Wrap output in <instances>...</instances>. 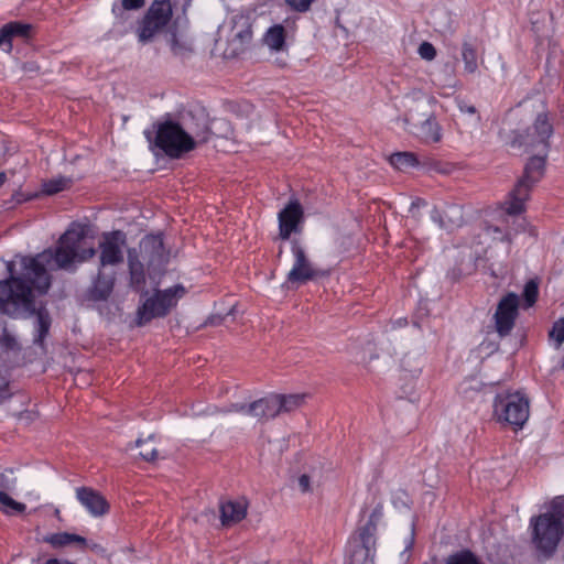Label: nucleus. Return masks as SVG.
Wrapping results in <instances>:
<instances>
[{"mask_svg": "<svg viewBox=\"0 0 564 564\" xmlns=\"http://www.w3.org/2000/svg\"><path fill=\"white\" fill-rule=\"evenodd\" d=\"M50 253H39L35 257L21 256V272L15 274L13 261L7 262L9 278L0 281V310L2 313L19 317L34 313L33 289L45 294L51 288V275L44 267L43 260Z\"/></svg>", "mask_w": 564, "mask_h": 564, "instance_id": "obj_1", "label": "nucleus"}, {"mask_svg": "<svg viewBox=\"0 0 564 564\" xmlns=\"http://www.w3.org/2000/svg\"><path fill=\"white\" fill-rule=\"evenodd\" d=\"M85 232L79 226H72L59 238L54 251L45 250L42 253H50L51 257L43 260L44 267L48 269H68L74 262H84L95 257L96 250L93 247L86 248Z\"/></svg>", "mask_w": 564, "mask_h": 564, "instance_id": "obj_2", "label": "nucleus"}, {"mask_svg": "<svg viewBox=\"0 0 564 564\" xmlns=\"http://www.w3.org/2000/svg\"><path fill=\"white\" fill-rule=\"evenodd\" d=\"M530 528L531 543L539 557L551 558L560 544L564 549V521L557 510L531 518Z\"/></svg>", "mask_w": 564, "mask_h": 564, "instance_id": "obj_3", "label": "nucleus"}, {"mask_svg": "<svg viewBox=\"0 0 564 564\" xmlns=\"http://www.w3.org/2000/svg\"><path fill=\"white\" fill-rule=\"evenodd\" d=\"M252 36L250 18L242 13L235 14L219 26L216 48L221 51L225 58H236L247 51Z\"/></svg>", "mask_w": 564, "mask_h": 564, "instance_id": "obj_4", "label": "nucleus"}, {"mask_svg": "<svg viewBox=\"0 0 564 564\" xmlns=\"http://www.w3.org/2000/svg\"><path fill=\"white\" fill-rule=\"evenodd\" d=\"M545 171L543 156H532L524 166L522 176L508 194L502 208L509 216L520 215L525 210V203L530 198L531 191L542 180Z\"/></svg>", "mask_w": 564, "mask_h": 564, "instance_id": "obj_5", "label": "nucleus"}, {"mask_svg": "<svg viewBox=\"0 0 564 564\" xmlns=\"http://www.w3.org/2000/svg\"><path fill=\"white\" fill-rule=\"evenodd\" d=\"M185 293L186 290L181 284L165 290H156L139 305L135 317L137 326H144L154 318L169 315Z\"/></svg>", "mask_w": 564, "mask_h": 564, "instance_id": "obj_6", "label": "nucleus"}, {"mask_svg": "<svg viewBox=\"0 0 564 564\" xmlns=\"http://www.w3.org/2000/svg\"><path fill=\"white\" fill-rule=\"evenodd\" d=\"M155 145L160 148L167 156L178 159L184 153L194 149V143L186 133L182 123L171 119L156 122Z\"/></svg>", "mask_w": 564, "mask_h": 564, "instance_id": "obj_7", "label": "nucleus"}, {"mask_svg": "<svg viewBox=\"0 0 564 564\" xmlns=\"http://www.w3.org/2000/svg\"><path fill=\"white\" fill-rule=\"evenodd\" d=\"M529 414V400L519 391L502 392L496 395L494 415L499 422L508 423L514 430L522 429Z\"/></svg>", "mask_w": 564, "mask_h": 564, "instance_id": "obj_8", "label": "nucleus"}, {"mask_svg": "<svg viewBox=\"0 0 564 564\" xmlns=\"http://www.w3.org/2000/svg\"><path fill=\"white\" fill-rule=\"evenodd\" d=\"M173 15L170 0H154L140 20L137 35L140 43L152 42L159 34L163 33Z\"/></svg>", "mask_w": 564, "mask_h": 564, "instance_id": "obj_9", "label": "nucleus"}, {"mask_svg": "<svg viewBox=\"0 0 564 564\" xmlns=\"http://www.w3.org/2000/svg\"><path fill=\"white\" fill-rule=\"evenodd\" d=\"M553 133V126L550 122L546 112L539 113L531 128H528L523 133L514 137L512 144L524 147L527 151H533L538 148L547 150L549 139Z\"/></svg>", "mask_w": 564, "mask_h": 564, "instance_id": "obj_10", "label": "nucleus"}, {"mask_svg": "<svg viewBox=\"0 0 564 564\" xmlns=\"http://www.w3.org/2000/svg\"><path fill=\"white\" fill-rule=\"evenodd\" d=\"M291 246L294 263L286 275V281L291 284H304L319 278L322 275L321 271L314 268L300 241L293 239Z\"/></svg>", "mask_w": 564, "mask_h": 564, "instance_id": "obj_11", "label": "nucleus"}, {"mask_svg": "<svg viewBox=\"0 0 564 564\" xmlns=\"http://www.w3.org/2000/svg\"><path fill=\"white\" fill-rule=\"evenodd\" d=\"M126 234L121 230L105 232L99 241V268L117 265L123 262L122 247L126 245Z\"/></svg>", "mask_w": 564, "mask_h": 564, "instance_id": "obj_12", "label": "nucleus"}, {"mask_svg": "<svg viewBox=\"0 0 564 564\" xmlns=\"http://www.w3.org/2000/svg\"><path fill=\"white\" fill-rule=\"evenodd\" d=\"M519 296L510 292L498 303L494 319L495 327L500 337L508 336L514 327L518 317Z\"/></svg>", "mask_w": 564, "mask_h": 564, "instance_id": "obj_13", "label": "nucleus"}, {"mask_svg": "<svg viewBox=\"0 0 564 564\" xmlns=\"http://www.w3.org/2000/svg\"><path fill=\"white\" fill-rule=\"evenodd\" d=\"M437 100L433 96H424L419 107L427 109L426 119L416 127L413 133L425 144L438 143L442 140V128L433 115V107Z\"/></svg>", "mask_w": 564, "mask_h": 564, "instance_id": "obj_14", "label": "nucleus"}, {"mask_svg": "<svg viewBox=\"0 0 564 564\" xmlns=\"http://www.w3.org/2000/svg\"><path fill=\"white\" fill-rule=\"evenodd\" d=\"M279 219V238L289 240L292 234L302 231V223L304 220V210L297 199H291L288 205L280 210Z\"/></svg>", "mask_w": 564, "mask_h": 564, "instance_id": "obj_15", "label": "nucleus"}, {"mask_svg": "<svg viewBox=\"0 0 564 564\" xmlns=\"http://www.w3.org/2000/svg\"><path fill=\"white\" fill-rule=\"evenodd\" d=\"M276 405L274 393H272L249 404H231L228 411L246 413L263 423L279 415Z\"/></svg>", "mask_w": 564, "mask_h": 564, "instance_id": "obj_16", "label": "nucleus"}, {"mask_svg": "<svg viewBox=\"0 0 564 564\" xmlns=\"http://www.w3.org/2000/svg\"><path fill=\"white\" fill-rule=\"evenodd\" d=\"M115 283V273H107L104 269L99 268L97 275L93 279L91 284L85 292V299L90 302L107 301L112 294Z\"/></svg>", "mask_w": 564, "mask_h": 564, "instance_id": "obj_17", "label": "nucleus"}, {"mask_svg": "<svg viewBox=\"0 0 564 564\" xmlns=\"http://www.w3.org/2000/svg\"><path fill=\"white\" fill-rule=\"evenodd\" d=\"M182 126L192 139L194 148L209 140L212 133L209 121L203 112L197 115L188 112L187 116L183 117Z\"/></svg>", "mask_w": 564, "mask_h": 564, "instance_id": "obj_18", "label": "nucleus"}, {"mask_svg": "<svg viewBox=\"0 0 564 564\" xmlns=\"http://www.w3.org/2000/svg\"><path fill=\"white\" fill-rule=\"evenodd\" d=\"M78 501L94 517H101L109 511V503L106 498L97 490L90 487H79L76 489Z\"/></svg>", "mask_w": 564, "mask_h": 564, "instance_id": "obj_19", "label": "nucleus"}, {"mask_svg": "<svg viewBox=\"0 0 564 564\" xmlns=\"http://www.w3.org/2000/svg\"><path fill=\"white\" fill-rule=\"evenodd\" d=\"M432 219L445 230L452 231L464 224V213L462 206L457 204H446L442 208H435L432 213Z\"/></svg>", "mask_w": 564, "mask_h": 564, "instance_id": "obj_20", "label": "nucleus"}, {"mask_svg": "<svg viewBox=\"0 0 564 564\" xmlns=\"http://www.w3.org/2000/svg\"><path fill=\"white\" fill-rule=\"evenodd\" d=\"M32 35V25L20 21H12L0 28V47L11 53L14 39L28 40Z\"/></svg>", "mask_w": 564, "mask_h": 564, "instance_id": "obj_21", "label": "nucleus"}, {"mask_svg": "<svg viewBox=\"0 0 564 564\" xmlns=\"http://www.w3.org/2000/svg\"><path fill=\"white\" fill-rule=\"evenodd\" d=\"M128 268L130 273V285L142 295H148L145 290V273L143 263L139 260L135 250L128 252Z\"/></svg>", "mask_w": 564, "mask_h": 564, "instance_id": "obj_22", "label": "nucleus"}, {"mask_svg": "<svg viewBox=\"0 0 564 564\" xmlns=\"http://www.w3.org/2000/svg\"><path fill=\"white\" fill-rule=\"evenodd\" d=\"M247 514L245 501H227L220 505V520L223 525L240 522Z\"/></svg>", "mask_w": 564, "mask_h": 564, "instance_id": "obj_23", "label": "nucleus"}, {"mask_svg": "<svg viewBox=\"0 0 564 564\" xmlns=\"http://www.w3.org/2000/svg\"><path fill=\"white\" fill-rule=\"evenodd\" d=\"M262 43L273 52H283L286 50V32L282 24H274L267 30L262 37Z\"/></svg>", "mask_w": 564, "mask_h": 564, "instance_id": "obj_24", "label": "nucleus"}, {"mask_svg": "<svg viewBox=\"0 0 564 564\" xmlns=\"http://www.w3.org/2000/svg\"><path fill=\"white\" fill-rule=\"evenodd\" d=\"M275 401L278 403L279 415L281 413H290L302 408L310 394L307 393H293V394H280L274 393Z\"/></svg>", "mask_w": 564, "mask_h": 564, "instance_id": "obj_25", "label": "nucleus"}, {"mask_svg": "<svg viewBox=\"0 0 564 564\" xmlns=\"http://www.w3.org/2000/svg\"><path fill=\"white\" fill-rule=\"evenodd\" d=\"M45 542L51 544L53 547H64L74 544L80 550H84L87 545V541L84 536L68 532L51 534L45 538Z\"/></svg>", "mask_w": 564, "mask_h": 564, "instance_id": "obj_26", "label": "nucleus"}, {"mask_svg": "<svg viewBox=\"0 0 564 564\" xmlns=\"http://www.w3.org/2000/svg\"><path fill=\"white\" fill-rule=\"evenodd\" d=\"M33 315L36 316V329H37V336L34 338V344L43 346L44 339L47 336L51 327V316L47 310L43 306L36 308L34 306V313ZM21 316L26 317L24 314ZM32 316V314H31ZM30 317V315L28 316Z\"/></svg>", "mask_w": 564, "mask_h": 564, "instance_id": "obj_27", "label": "nucleus"}, {"mask_svg": "<svg viewBox=\"0 0 564 564\" xmlns=\"http://www.w3.org/2000/svg\"><path fill=\"white\" fill-rule=\"evenodd\" d=\"M462 58L464 62L465 70L468 74H475L478 69V63H477V47L468 42L464 41L462 45Z\"/></svg>", "mask_w": 564, "mask_h": 564, "instance_id": "obj_28", "label": "nucleus"}, {"mask_svg": "<svg viewBox=\"0 0 564 564\" xmlns=\"http://www.w3.org/2000/svg\"><path fill=\"white\" fill-rule=\"evenodd\" d=\"M373 555L375 549L357 543L350 552L349 564H367L373 561Z\"/></svg>", "mask_w": 564, "mask_h": 564, "instance_id": "obj_29", "label": "nucleus"}, {"mask_svg": "<svg viewBox=\"0 0 564 564\" xmlns=\"http://www.w3.org/2000/svg\"><path fill=\"white\" fill-rule=\"evenodd\" d=\"M390 163L398 170H405L420 165L417 156L413 152H398L390 156Z\"/></svg>", "mask_w": 564, "mask_h": 564, "instance_id": "obj_30", "label": "nucleus"}, {"mask_svg": "<svg viewBox=\"0 0 564 564\" xmlns=\"http://www.w3.org/2000/svg\"><path fill=\"white\" fill-rule=\"evenodd\" d=\"M144 4L145 0H121L120 4L115 3L112 6V13L120 22H124L128 19L126 11L139 10Z\"/></svg>", "mask_w": 564, "mask_h": 564, "instance_id": "obj_31", "label": "nucleus"}, {"mask_svg": "<svg viewBox=\"0 0 564 564\" xmlns=\"http://www.w3.org/2000/svg\"><path fill=\"white\" fill-rule=\"evenodd\" d=\"M154 441V435H150L147 440L135 442V446L140 448L139 455L147 462H154L158 458V448Z\"/></svg>", "mask_w": 564, "mask_h": 564, "instance_id": "obj_32", "label": "nucleus"}, {"mask_svg": "<svg viewBox=\"0 0 564 564\" xmlns=\"http://www.w3.org/2000/svg\"><path fill=\"white\" fill-rule=\"evenodd\" d=\"M0 509L3 513L8 516L20 514L23 513L26 509V506L22 502H19L10 497V495H6L0 492Z\"/></svg>", "mask_w": 564, "mask_h": 564, "instance_id": "obj_33", "label": "nucleus"}, {"mask_svg": "<svg viewBox=\"0 0 564 564\" xmlns=\"http://www.w3.org/2000/svg\"><path fill=\"white\" fill-rule=\"evenodd\" d=\"M18 479L12 468H7L0 473V492L10 495L14 491Z\"/></svg>", "mask_w": 564, "mask_h": 564, "instance_id": "obj_34", "label": "nucleus"}, {"mask_svg": "<svg viewBox=\"0 0 564 564\" xmlns=\"http://www.w3.org/2000/svg\"><path fill=\"white\" fill-rule=\"evenodd\" d=\"M0 347L4 351H20L21 346L15 337L7 326H3L2 333L0 335Z\"/></svg>", "mask_w": 564, "mask_h": 564, "instance_id": "obj_35", "label": "nucleus"}, {"mask_svg": "<svg viewBox=\"0 0 564 564\" xmlns=\"http://www.w3.org/2000/svg\"><path fill=\"white\" fill-rule=\"evenodd\" d=\"M445 564H481L477 556L468 551L464 550L455 554L449 555Z\"/></svg>", "mask_w": 564, "mask_h": 564, "instance_id": "obj_36", "label": "nucleus"}, {"mask_svg": "<svg viewBox=\"0 0 564 564\" xmlns=\"http://www.w3.org/2000/svg\"><path fill=\"white\" fill-rule=\"evenodd\" d=\"M549 338L556 349L561 348L564 343V317L558 318L552 325L549 332Z\"/></svg>", "mask_w": 564, "mask_h": 564, "instance_id": "obj_37", "label": "nucleus"}, {"mask_svg": "<svg viewBox=\"0 0 564 564\" xmlns=\"http://www.w3.org/2000/svg\"><path fill=\"white\" fill-rule=\"evenodd\" d=\"M376 532H377V525L367 522L359 530V543L368 545V546L375 549V545H376Z\"/></svg>", "mask_w": 564, "mask_h": 564, "instance_id": "obj_38", "label": "nucleus"}, {"mask_svg": "<svg viewBox=\"0 0 564 564\" xmlns=\"http://www.w3.org/2000/svg\"><path fill=\"white\" fill-rule=\"evenodd\" d=\"M539 285L534 280H530L525 283L522 296L527 307H531L538 300Z\"/></svg>", "mask_w": 564, "mask_h": 564, "instance_id": "obj_39", "label": "nucleus"}, {"mask_svg": "<svg viewBox=\"0 0 564 564\" xmlns=\"http://www.w3.org/2000/svg\"><path fill=\"white\" fill-rule=\"evenodd\" d=\"M69 184V180L67 178H56L51 180L44 184V192L48 195L56 194L63 189H65Z\"/></svg>", "mask_w": 564, "mask_h": 564, "instance_id": "obj_40", "label": "nucleus"}, {"mask_svg": "<svg viewBox=\"0 0 564 564\" xmlns=\"http://www.w3.org/2000/svg\"><path fill=\"white\" fill-rule=\"evenodd\" d=\"M486 232L488 236H491L494 239H498L501 241L506 240L509 243L511 242V232L510 231L502 232V230L498 226L488 225L486 227Z\"/></svg>", "mask_w": 564, "mask_h": 564, "instance_id": "obj_41", "label": "nucleus"}, {"mask_svg": "<svg viewBox=\"0 0 564 564\" xmlns=\"http://www.w3.org/2000/svg\"><path fill=\"white\" fill-rule=\"evenodd\" d=\"M145 248L150 247L159 258L162 257L163 240L161 236H149L144 241Z\"/></svg>", "mask_w": 564, "mask_h": 564, "instance_id": "obj_42", "label": "nucleus"}, {"mask_svg": "<svg viewBox=\"0 0 564 564\" xmlns=\"http://www.w3.org/2000/svg\"><path fill=\"white\" fill-rule=\"evenodd\" d=\"M419 54L423 59L432 61L436 56V50L430 42H423L419 46Z\"/></svg>", "mask_w": 564, "mask_h": 564, "instance_id": "obj_43", "label": "nucleus"}, {"mask_svg": "<svg viewBox=\"0 0 564 564\" xmlns=\"http://www.w3.org/2000/svg\"><path fill=\"white\" fill-rule=\"evenodd\" d=\"M284 1L291 9L299 11V12H306L310 9L311 4L315 0H284Z\"/></svg>", "mask_w": 564, "mask_h": 564, "instance_id": "obj_44", "label": "nucleus"}, {"mask_svg": "<svg viewBox=\"0 0 564 564\" xmlns=\"http://www.w3.org/2000/svg\"><path fill=\"white\" fill-rule=\"evenodd\" d=\"M12 392L10 390L9 381L0 376V404L11 398Z\"/></svg>", "mask_w": 564, "mask_h": 564, "instance_id": "obj_45", "label": "nucleus"}, {"mask_svg": "<svg viewBox=\"0 0 564 564\" xmlns=\"http://www.w3.org/2000/svg\"><path fill=\"white\" fill-rule=\"evenodd\" d=\"M19 420L21 422H24L25 424L32 423L34 420L37 419V412L34 411H24L19 413L18 415Z\"/></svg>", "mask_w": 564, "mask_h": 564, "instance_id": "obj_46", "label": "nucleus"}, {"mask_svg": "<svg viewBox=\"0 0 564 564\" xmlns=\"http://www.w3.org/2000/svg\"><path fill=\"white\" fill-rule=\"evenodd\" d=\"M381 517H382V509H381V507H376L372 510V512H371V514L369 517L368 523H372L375 525H378V522L381 519Z\"/></svg>", "mask_w": 564, "mask_h": 564, "instance_id": "obj_47", "label": "nucleus"}, {"mask_svg": "<svg viewBox=\"0 0 564 564\" xmlns=\"http://www.w3.org/2000/svg\"><path fill=\"white\" fill-rule=\"evenodd\" d=\"M299 486L303 492H307L311 489V479L307 475H302L299 478Z\"/></svg>", "mask_w": 564, "mask_h": 564, "instance_id": "obj_48", "label": "nucleus"}, {"mask_svg": "<svg viewBox=\"0 0 564 564\" xmlns=\"http://www.w3.org/2000/svg\"><path fill=\"white\" fill-rule=\"evenodd\" d=\"M459 110L465 113L475 115L477 112L476 107L467 104H460Z\"/></svg>", "mask_w": 564, "mask_h": 564, "instance_id": "obj_49", "label": "nucleus"}, {"mask_svg": "<svg viewBox=\"0 0 564 564\" xmlns=\"http://www.w3.org/2000/svg\"><path fill=\"white\" fill-rule=\"evenodd\" d=\"M224 321V317L220 316V315H213L208 318L207 321V324L209 325H213V326H217V325H220Z\"/></svg>", "mask_w": 564, "mask_h": 564, "instance_id": "obj_50", "label": "nucleus"}, {"mask_svg": "<svg viewBox=\"0 0 564 564\" xmlns=\"http://www.w3.org/2000/svg\"><path fill=\"white\" fill-rule=\"evenodd\" d=\"M425 205V200L422 199V198H416L412 202L411 204V207H410V212L411 213H414V209L419 208L420 206H424Z\"/></svg>", "mask_w": 564, "mask_h": 564, "instance_id": "obj_51", "label": "nucleus"}, {"mask_svg": "<svg viewBox=\"0 0 564 564\" xmlns=\"http://www.w3.org/2000/svg\"><path fill=\"white\" fill-rule=\"evenodd\" d=\"M24 70H30V72H33V70H37L39 67L35 65V64H25L23 66Z\"/></svg>", "mask_w": 564, "mask_h": 564, "instance_id": "obj_52", "label": "nucleus"}, {"mask_svg": "<svg viewBox=\"0 0 564 564\" xmlns=\"http://www.w3.org/2000/svg\"><path fill=\"white\" fill-rule=\"evenodd\" d=\"M44 564H65V562H62L57 558H50Z\"/></svg>", "mask_w": 564, "mask_h": 564, "instance_id": "obj_53", "label": "nucleus"}, {"mask_svg": "<svg viewBox=\"0 0 564 564\" xmlns=\"http://www.w3.org/2000/svg\"><path fill=\"white\" fill-rule=\"evenodd\" d=\"M7 174L6 172H0V186H2L7 181Z\"/></svg>", "mask_w": 564, "mask_h": 564, "instance_id": "obj_54", "label": "nucleus"}, {"mask_svg": "<svg viewBox=\"0 0 564 564\" xmlns=\"http://www.w3.org/2000/svg\"><path fill=\"white\" fill-rule=\"evenodd\" d=\"M422 99H423V98H421L420 100H417V102H420ZM416 105H419V104H416ZM415 110H423V109H422V108H420L419 106H416ZM424 110H425L424 115H426L427 109L425 108ZM411 112H414V109H411Z\"/></svg>", "mask_w": 564, "mask_h": 564, "instance_id": "obj_55", "label": "nucleus"}, {"mask_svg": "<svg viewBox=\"0 0 564 564\" xmlns=\"http://www.w3.org/2000/svg\"><path fill=\"white\" fill-rule=\"evenodd\" d=\"M281 256H282V248L279 249L278 258H280Z\"/></svg>", "mask_w": 564, "mask_h": 564, "instance_id": "obj_56", "label": "nucleus"}, {"mask_svg": "<svg viewBox=\"0 0 564 564\" xmlns=\"http://www.w3.org/2000/svg\"><path fill=\"white\" fill-rule=\"evenodd\" d=\"M234 311H235V306H232V307L230 308V311H229V313H228V314H232V313H234Z\"/></svg>", "mask_w": 564, "mask_h": 564, "instance_id": "obj_57", "label": "nucleus"}]
</instances>
